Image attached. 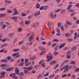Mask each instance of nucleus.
I'll return each mask as SVG.
<instances>
[{"label": "nucleus", "mask_w": 79, "mask_h": 79, "mask_svg": "<svg viewBox=\"0 0 79 79\" xmlns=\"http://www.w3.org/2000/svg\"><path fill=\"white\" fill-rule=\"evenodd\" d=\"M12 78L13 79H18V77H17V76H16L15 75H14V76H13V77H12Z\"/></svg>", "instance_id": "41"}, {"label": "nucleus", "mask_w": 79, "mask_h": 79, "mask_svg": "<svg viewBox=\"0 0 79 79\" xmlns=\"http://www.w3.org/2000/svg\"><path fill=\"white\" fill-rule=\"evenodd\" d=\"M11 19H12L14 20V21L15 22H17V21H18L17 19H18V18L16 16H14L12 17Z\"/></svg>", "instance_id": "8"}, {"label": "nucleus", "mask_w": 79, "mask_h": 79, "mask_svg": "<svg viewBox=\"0 0 79 79\" xmlns=\"http://www.w3.org/2000/svg\"><path fill=\"white\" fill-rule=\"evenodd\" d=\"M15 72L16 73H13V76L14 75H16V74H18L19 73V69L17 67H16L15 69Z\"/></svg>", "instance_id": "3"}, {"label": "nucleus", "mask_w": 79, "mask_h": 79, "mask_svg": "<svg viewBox=\"0 0 79 79\" xmlns=\"http://www.w3.org/2000/svg\"><path fill=\"white\" fill-rule=\"evenodd\" d=\"M24 43V41H20L19 43V45H21V44H23Z\"/></svg>", "instance_id": "48"}, {"label": "nucleus", "mask_w": 79, "mask_h": 79, "mask_svg": "<svg viewBox=\"0 0 79 79\" xmlns=\"http://www.w3.org/2000/svg\"><path fill=\"white\" fill-rule=\"evenodd\" d=\"M49 75V72H48L47 73H46L44 75V77H45V76H48Z\"/></svg>", "instance_id": "45"}, {"label": "nucleus", "mask_w": 79, "mask_h": 79, "mask_svg": "<svg viewBox=\"0 0 79 79\" xmlns=\"http://www.w3.org/2000/svg\"><path fill=\"white\" fill-rule=\"evenodd\" d=\"M0 62L1 63H7L8 62V60H6V59H2L0 61Z\"/></svg>", "instance_id": "13"}, {"label": "nucleus", "mask_w": 79, "mask_h": 79, "mask_svg": "<svg viewBox=\"0 0 79 79\" xmlns=\"http://www.w3.org/2000/svg\"><path fill=\"white\" fill-rule=\"evenodd\" d=\"M76 50H77V47L75 46L72 48L71 49V51L74 52V51H76Z\"/></svg>", "instance_id": "12"}, {"label": "nucleus", "mask_w": 79, "mask_h": 79, "mask_svg": "<svg viewBox=\"0 0 79 79\" xmlns=\"http://www.w3.org/2000/svg\"><path fill=\"white\" fill-rule=\"evenodd\" d=\"M21 49H23V50H27V48L26 49V48H25V47H24V46H23L22 47Z\"/></svg>", "instance_id": "47"}, {"label": "nucleus", "mask_w": 79, "mask_h": 79, "mask_svg": "<svg viewBox=\"0 0 79 79\" xmlns=\"http://www.w3.org/2000/svg\"><path fill=\"white\" fill-rule=\"evenodd\" d=\"M33 39H34V36L33 35H31L29 37L28 41L29 42H31V41L33 40Z\"/></svg>", "instance_id": "10"}, {"label": "nucleus", "mask_w": 79, "mask_h": 79, "mask_svg": "<svg viewBox=\"0 0 79 79\" xmlns=\"http://www.w3.org/2000/svg\"><path fill=\"white\" fill-rule=\"evenodd\" d=\"M49 16L50 17H51V18H53V13L52 12L51 13L49 14Z\"/></svg>", "instance_id": "33"}, {"label": "nucleus", "mask_w": 79, "mask_h": 79, "mask_svg": "<svg viewBox=\"0 0 79 79\" xmlns=\"http://www.w3.org/2000/svg\"><path fill=\"white\" fill-rule=\"evenodd\" d=\"M7 45H8V44H2L1 45V48H3V47H5L7 46Z\"/></svg>", "instance_id": "16"}, {"label": "nucleus", "mask_w": 79, "mask_h": 79, "mask_svg": "<svg viewBox=\"0 0 79 79\" xmlns=\"http://www.w3.org/2000/svg\"><path fill=\"white\" fill-rule=\"evenodd\" d=\"M42 74H39L38 76L37 77V79H40L42 77Z\"/></svg>", "instance_id": "35"}, {"label": "nucleus", "mask_w": 79, "mask_h": 79, "mask_svg": "<svg viewBox=\"0 0 79 79\" xmlns=\"http://www.w3.org/2000/svg\"><path fill=\"white\" fill-rule=\"evenodd\" d=\"M36 58V57L35 56H33L32 57H31L30 58V60H35V59Z\"/></svg>", "instance_id": "15"}, {"label": "nucleus", "mask_w": 79, "mask_h": 79, "mask_svg": "<svg viewBox=\"0 0 79 79\" xmlns=\"http://www.w3.org/2000/svg\"><path fill=\"white\" fill-rule=\"evenodd\" d=\"M52 56H47V58H49L48 59L46 60L47 61H50L51 60H52V59H53V58H52Z\"/></svg>", "instance_id": "7"}, {"label": "nucleus", "mask_w": 79, "mask_h": 79, "mask_svg": "<svg viewBox=\"0 0 79 79\" xmlns=\"http://www.w3.org/2000/svg\"><path fill=\"white\" fill-rule=\"evenodd\" d=\"M14 69V68L13 67H9L6 69V71H11L13 69Z\"/></svg>", "instance_id": "9"}, {"label": "nucleus", "mask_w": 79, "mask_h": 79, "mask_svg": "<svg viewBox=\"0 0 79 79\" xmlns=\"http://www.w3.org/2000/svg\"><path fill=\"white\" fill-rule=\"evenodd\" d=\"M32 16H33L32 15H29L28 17V19H31V18H32Z\"/></svg>", "instance_id": "56"}, {"label": "nucleus", "mask_w": 79, "mask_h": 79, "mask_svg": "<svg viewBox=\"0 0 79 79\" xmlns=\"http://www.w3.org/2000/svg\"><path fill=\"white\" fill-rule=\"evenodd\" d=\"M67 40L68 42H72V41H73V39L72 38H68L67 39Z\"/></svg>", "instance_id": "17"}, {"label": "nucleus", "mask_w": 79, "mask_h": 79, "mask_svg": "<svg viewBox=\"0 0 79 79\" xmlns=\"http://www.w3.org/2000/svg\"><path fill=\"white\" fill-rule=\"evenodd\" d=\"M40 15V13L39 11L35 13L34 15V16H38V15Z\"/></svg>", "instance_id": "21"}, {"label": "nucleus", "mask_w": 79, "mask_h": 79, "mask_svg": "<svg viewBox=\"0 0 79 79\" xmlns=\"http://www.w3.org/2000/svg\"><path fill=\"white\" fill-rule=\"evenodd\" d=\"M56 61L55 60L52 61L50 63V64L52 65V64H55V63H56Z\"/></svg>", "instance_id": "24"}, {"label": "nucleus", "mask_w": 79, "mask_h": 79, "mask_svg": "<svg viewBox=\"0 0 79 79\" xmlns=\"http://www.w3.org/2000/svg\"><path fill=\"white\" fill-rule=\"evenodd\" d=\"M66 45V43H64L63 44H60L59 46V48H63V47H64V46Z\"/></svg>", "instance_id": "11"}, {"label": "nucleus", "mask_w": 79, "mask_h": 79, "mask_svg": "<svg viewBox=\"0 0 79 79\" xmlns=\"http://www.w3.org/2000/svg\"><path fill=\"white\" fill-rule=\"evenodd\" d=\"M38 48H39V49H40V50H41L44 51L45 50H46L45 48H43L41 46H39Z\"/></svg>", "instance_id": "14"}, {"label": "nucleus", "mask_w": 79, "mask_h": 79, "mask_svg": "<svg viewBox=\"0 0 79 79\" xmlns=\"http://www.w3.org/2000/svg\"><path fill=\"white\" fill-rule=\"evenodd\" d=\"M34 68V66L31 65V66L28 67H25L24 68V70L23 72L25 74H31V72H30L31 70L32 69Z\"/></svg>", "instance_id": "1"}, {"label": "nucleus", "mask_w": 79, "mask_h": 79, "mask_svg": "<svg viewBox=\"0 0 79 79\" xmlns=\"http://www.w3.org/2000/svg\"><path fill=\"white\" fill-rule=\"evenodd\" d=\"M69 12H74V10H73L70 9L69 10Z\"/></svg>", "instance_id": "64"}, {"label": "nucleus", "mask_w": 79, "mask_h": 79, "mask_svg": "<svg viewBox=\"0 0 79 79\" xmlns=\"http://www.w3.org/2000/svg\"><path fill=\"white\" fill-rule=\"evenodd\" d=\"M5 66H6V65L5 64H2L1 65L0 67L1 68H3V67H5Z\"/></svg>", "instance_id": "46"}, {"label": "nucleus", "mask_w": 79, "mask_h": 79, "mask_svg": "<svg viewBox=\"0 0 79 79\" xmlns=\"http://www.w3.org/2000/svg\"><path fill=\"white\" fill-rule=\"evenodd\" d=\"M69 66H68V65H67L65 67H64V70L63 73H66V72L68 71L69 70Z\"/></svg>", "instance_id": "5"}, {"label": "nucleus", "mask_w": 79, "mask_h": 79, "mask_svg": "<svg viewBox=\"0 0 79 79\" xmlns=\"http://www.w3.org/2000/svg\"><path fill=\"white\" fill-rule=\"evenodd\" d=\"M60 10H61L60 9H58L56 10V11H55V12L56 13H58V12H59V11H60Z\"/></svg>", "instance_id": "53"}, {"label": "nucleus", "mask_w": 79, "mask_h": 79, "mask_svg": "<svg viewBox=\"0 0 79 79\" xmlns=\"http://www.w3.org/2000/svg\"><path fill=\"white\" fill-rule=\"evenodd\" d=\"M60 28L61 29L62 31H64V28H63V26H62L60 27Z\"/></svg>", "instance_id": "63"}, {"label": "nucleus", "mask_w": 79, "mask_h": 79, "mask_svg": "<svg viewBox=\"0 0 79 79\" xmlns=\"http://www.w3.org/2000/svg\"><path fill=\"white\" fill-rule=\"evenodd\" d=\"M65 10L64 9H61V13H64V11H65Z\"/></svg>", "instance_id": "61"}, {"label": "nucleus", "mask_w": 79, "mask_h": 79, "mask_svg": "<svg viewBox=\"0 0 79 79\" xmlns=\"http://www.w3.org/2000/svg\"><path fill=\"white\" fill-rule=\"evenodd\" d=\"M36 27V26L35 25V23H34L32 26V27L34 28Z\"/></svg>", "instance_id": "62"}, {"label": "nucleus", "mask_w": 79, "mask_h": 79, "mask_svg": "<svg viewBox=\"0 0 79 79\" xmlns=\"http://www.w3.org/2000/svg\"><path fill=\"white\" fill-rule=\"evenodd\" d=\"M65 35L66 37H70L71 35L69 33H66Z\"/></svg>", "instance_id": "25"}, {"label": "nucleus", "mask_w": 79, "mask_h": 79, "mask_svg": "<svg viewBox=\"0 0 79 79\" xmlns=\"http://www.w3.org/2000/svg\"><path fill=\"white\" fill-rule=\"evenodd\" d=\"M41 66L43 68H45V64L43 63L41 64Z\"/></svg>", "instance_id": "38"}, {"label": "nucleus", "mask_w": 79, "mask_h": 79, "mask_svg": "<svg viewBox=\"0 0 79 79\" xmlns=\"http://www.w3.org/2000/svg\"><path fill=\"white\" fill-rule=\"evenodd\" d=\"M36 9H39L40 8V4L39 3H37L36 5Z\"/></svg>", "instance_id": "19"}, {"label": "nucleus", "mask_w": 79, "mask_h": 79, "mask_svg": "<svg viewBox=\"0 0 79 79\" xmlns=\"http://www.w3.org/2000/svg\"><path fill=\"white\" fill-rule=\"evenodd\" d=\"M19 50V49H15L13 50V52H18Z\"/></svg>", "instance_id": "30"}, {"label": "nucleus", "mask_w": 79, "mask_h": 79, "mask_svg": "<svg viewBox=\"0 0 79 79\" xmlns=\"http://www.w3.org/2000/svg\"><path fill=\"white\" fill-rule=\"evenodd\" d=\"M48 27H51V23L50 22L48 23Z\"/></svg>", "instance_id": "50"}, {"label": "nucleus", "mask_w": 79, "mask_h": 79, "mask_svg": "<svg viewBox=\"0 0 79 79\" xmlns=\"http://www.w3.org/2000/svg\"><path fill=\"white\" fill-rule=\"evenodd\" d=\"M19 52L14 53L13 54L12 56V57H14L15 58H18L20 57V55H19Z\"/></svg>", "instance_id": "2"}, {"label": "nucleus", "mask_w": 79, "mask_h": 79, "mask_svg": "<svg viewBox=\"0 0 79 79\" xmlns=\"http://www.w3.org/2000/svg\"><path fill=\"white\" fill-rule=\"evenodd\" d=\"M30 35V33H27L26 35V37H27V38H28L29 37Z\"/></svg>", "instance_id": "42"}, {"label": "nucleus", "mask_w": 79, "mask_h": 79, "mask_svg": "<svg viewBox=\"0 0 79 79\" xmlns=\"http://www.w3.org/2000/svg\"><path fill=\"white\" fill-rule=\"evenodd\" d=\"M44 60H41L39 62V64L40 65L42 63H44Z\"/></svg>", "instance_id": "59"}, {"label": "nucleus", "mask_w": 79, "mask_h": 79, "mask_svg": "<svg viewBox=\"0 0 79 79\" xmlns=\"http://www.w3.org/2000/svg\"><path fill=\"white\" fill-rule=\"evenodd\" d=\"M21 31H22V28H19L18 29V32H21Z\"/></svg>", "instance_id": "44"}, {"label": "nucleus", "mask_w": 79, "mask_h": 79, "mask_svg": "<svg viewBox=\"0 0 79 79\" xmlns=\"http://www.w3.org/2000/svg\"><path fill=\"white\" fill-rule=\"evenodd\" d=\"M43 8L44 10H47V9H48V6H43Z\"/></svg>", "instance_id": "37"}, {"label": "nucleus", "mask_w": 79, "mask_h": 79, "mask_svg": "<svg viewBox=\"0 0 79 79\" xmlns=\"http://www.w3.org/2000/svg\"><path fill=\"white\" fill-rule=\"evenodd\" d=\"M24 65V62H21L19 64V66H23Z\"/></svg>", "instance_id": "32"}, {"label": "nucleus", "mask_w": 79, "mask_h": 79, "mask_svg": "<svg viewBox=\"0 0 79 79\" xmlns=\"http://www.w3.org/2000/svg\"><path fill=\"white\" fill-rule=\"evenodd\" d=\"M5 74H6V73L5 72H2L0 74V76L2 78H4L5 76Z\"/></svg>", "instance_id": "6"}, {"label": "nucleus", "mask_w": 79, "mask_h": 79, "mask_svg": "<svg viewBox=\"0 0 79 79\" xmlns=\"http://www.w3.org/2000/svg\"><path fill=\"white\" fill-rule=\"evenodd\" d=\"M4 2L7 3H11V1H8L6 0H5Z\"/></svg>", "instance_id": "34"}, {"label": "nucleus", "mask_w": 79, "mask_h": 79, "mask_svg": "<svg viewBox=\"0 0 79 79\" xmlns=\"http://www.w3.org/2000/svg\"><path fill=\"white\" fill-rule=\"evenodd\" d=\"M25 24H27V25H29V24H31V21H26L25 22Z\"/></svg>", "instance_id": "18"}, {"label": "nucleus", "mask_w": 79, "mask_h": 79, "mask_svg": "<svg viewBox=\"0 0 79 79\" xmlns=\"http://www.w3.org/2000/svg\"><path fill=\"white\" fill-rule=\"evenodd\" d=\"M14 13L12 14V16H15V15H18V10L16 8H14Z\"/></svg>", "instance_id": "4"}, {"label": "nucleus", "mask_w": 79, "mask_h": 79, "mask_svg": "<svg viewBox=\"0 0 79 79\" xmlns=\"http://www.w3.org/2000/svg\"><path fill=\"white\" fill-rule=\"evenodd\" d=\"M55 76V74H53L52 75H50L49 77V78H52Z\"/></svg>", "instance_id": "55"}, {"label": "nucleus", "mask_w": 79, "mask_h": 79, "mask_svg": "<svg viewBox=\"0 0 79 79\" xmlns=\"http://www.w3.org/2000/svg\"><path fill=\"white\" fill-rule=\"evenodd\" d=\"M66 24H67L68 25H69V26H71V23L68 21H66Z\"/></svg>", "instance_id": "31"}, {"label": "nucleus", "mask_w": 79, "mask_h": 79, "mask_svg": "<svg viewBox=\"0 0 79 79\" xmlns=\"http://www.w3.org/2000/svg\"><path fill=\"white\" fill-rule=\"evenodd\" d=\"M24 74V73L23 72H20L19 74V76H23Z\"/></svg>", "instance_id": "29"}, {"label": "nucleus", "mask_w": 79, "mask_h": 79, "mask_svg": "<svg viewBox=\"0 0 79 79\" xmlns=\"http://www.w3.org/2000/svg\"><path fill=\"white\" fill-rule=\"evenodd\" d=\"M6 26V25H3L2 27V29L3 30H4V29H5V27Z\"/></svg>", "instance_id": "36"}, {"label": "nucleus", "mask_w": 79, "mask_h": 79, "mask_svg": "<svg viewBox=\"0 0 79 79\" xmlns=\"http://www.w3.org/2000/svg\"><path fill=\"white\" fill-rule=\"evenodd\" d=\"M75 72H76V73H77V72H79V68H77L75 69Z\"/></svg>", "instance_id": "39"}, {"label": "nucleus", "mask_w": 79, "mask_h": 79, "mask_svg": "<svg viewBox=\"0 0 79 79\" xmlns=\"http://www.w3.org/2000/svg\"><path fill=\"white\" fill-rule=\"evenodd\" d=\"M72 6H73V5H69L68 6V7L67 8V10H69V9H70L71 8V7H72Z\"/></svg>", "instance_id": "26"}, {"label": "nucleus", "mask_w": 79, "mask_h": 79, "mask_svg": "<svg viewBox=\"0 0 79 79\" xmlns=\"http://www.w3.org/2000/svg\"><path fill=\"white\" fill-rule=\"evenodd\" d=\"M58 45H57L55 48H54V49L55 50H58Z\"/></svg>", "instance_id": "51"}, {"label": "nucleus", "mask_w": 79, "mask_h": 79, "mask_svg": "<svg viewBox=\"0 0 79 79\" xmlns=\"http://www.w3.org/2000/svg\"><path fill=\"white\" fill-rule=\"evenodd\" d=\"M27 62H28V59H25L24 64H26Z\"/></svg>", "instance_id": "60"}, {"label": "nucleus", "mask_w": 79, "mask_h": 79, "mask_svg": "<svg viewBox=\"0 0 79 79\" xmlns=\"http://www.w3.org/2000/svg\"><path fill=\"white\" fill-rule=\"evenodd\" d=\"M67 58L68 59H69L71 57V54H67Z\"/></svg>", "instance_id": "22"}, {"label": "nucleus", "mask_w": 79, "mask_h": 79, "mask_svg": "<svg viewBox=\"0 0 79 79\" xmlns=\"http://www.w3.org/2000/svg\"><path fill=\"white\" fill-rule=\"evenodd\" d=\"M71 64H76V62H75V61H72L71 62Z\"/></svg>", "instance_id": "40"}, {"label": "nucleus", "mask_w": 79, "mask_h": 79, "mask_svg": "<svg viewBox=\"0 0 79 79\" xmlns=\"http://www.w3.org/2000/svg\"><path fill=\"white\" fill-rule=\"evenodd\" d=\"M7 12L8 13H13V12L11 11L10 10H8L7 11Z\"/></svg>", "instance_id": "57"}, {"label": "nucleus", "mask_w": 79, "mask_h": 79, "mask_svg": "<svg viewBox=\"0 0 79 79\" xmlns=\"http://www.w3.org/2000/svg\"><path fill=\"white\" fill-rule=\"evenodd\" d=\"M6 16L5 14H0V18H2V17H5Z\"/></svg>", "instance_id": "23"}, {"label": "nucleus", "mask_w": 79, "mask_h": 79, "mask_svg": "<svg viewBox=\"0 0 79 79\" xmlns=\"http://www.w3.org/2000/svg\"><path fill=\"white\" fill-rule=\"evenodd\" d=\"M66 76H68V75L66 74H64L62 75V78H64V77H66Z\"/></svg>", "instance_id": "43"}, {"label": "nucleus", "mask_w": 79, "mask_h": 79, "mask_svg": "<svg viewBox=\"0 0 79 79\" xmlns=\"http://www.w3.org/2000/svg\"><path fill=\"white\" fill-rule=\"evenodd\" d=\"M53 42H59V40L57 39H54L53 40Z\"/></svg>", "instance_id": "28"}, {"label": "nucleus", "mask_w": 79, "mask_h": 79, "mask_svg": "<svg viewBox=\"0 0 79 79\" xmlns=\"http://www.w3.org/2000/svg\"><path fill=\"white\" fill-rule=\"evenodd\" d=\"M6 40H7V38H5L4 39H2V42H5V41Z\"/></svg>", "instance_id": "49"}, {"label": "nucleus", "mask_w": 79, "mask_h": 79, "mask_svg": "<svg viewBox=\"0 0 79 79\" xmlns=\"http://www.w3.org/2000/svg\"><path fill=\"white\" fill-rule=\"evenodd\" d=\"M57 25L58 26V27H60V26H61V23H59L58 24H57Z\"/></svg>", "instance_id": "58"}, {"label": "nucleus", "mask_w": 79, "mask_h": 79, "mask_svg": "<svg viewBox=\"0 0 79 79\" xmlns=\"http://www.w3.org/2000/svg\"><path fill=\"white\" fill-rule=\"evenodd\" d=\"M57 45L56 43H54L52 45V47H55V46H56Z\"/></svg>", "instance_id": "52"}, {"label": "nucleus", "mask_w": 79, "mask_h": 79, "mask_svg": "<svg viewBox=\"0 0 79 79\" xmlns=\"http://www.w3.org/2000/svg\"><path fill=\"white\" fill-rule=\"evenodd\" d=\"M21 15L22 16H26L27 15V14H24V13H21Z\"/></svg>", "instance_id": "27"}, {"label": "nucleus", "mask_w": 79, "mask_h": 79, "mask_svg": "<svg viewBox=\"0 0 79 79\" xmlns=\"http://www.w3.org/2000/svg\"><path fill=\"white\" fill-rule=\"evenodd\" d=\"M53 55H58V54H59V53L57 51H54L53 53Z\"/></svg>", "instance_id": "20"}, {"label": "nucleus", "mask_w": 79, "mask_h": 79, "mask_svg": "<svg viewBox=\"0 0 79 79\" xmlns=\"http://www.w3.org/2000/svg\"><path fill=\"white\" fill-rule=\"evenodd\" d=\"M6 58L8 60H10L11 59V57L10 56H9L7 57Z\"/></svg>", "instance_id": "54"}]
</instances>
